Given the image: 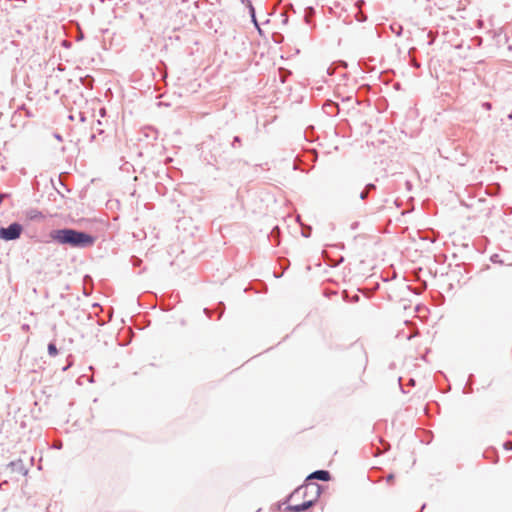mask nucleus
Instances as JSON below:
<instances>
[{
  "mask_svg": "<svg viewBox=\"0 0 512 512\" xmlns=\"http://www.w3.org/2000/svg\"><path fill=\"white\" fill-rule=\"evenodd\" d=\"M50 238L58 244L68 245L74 248L90 247L95 243V238L85 232L73 229H57L50 232Z\"/></svg>",
  "mask_w": 512,
  "mask_h": 512,
  "instance_id": "nucleus-1",
  "label": "nucleus"
},
{
  "mask_svg": "<svg viewBox=\"0 0 512 512\" xmlns=\"http://www.w3.org/2000/svg\"><path fill=\"white\" fill-rule=\"evenodd\" d=\"M319 494L320 489L317 484L306 483L291 494L290 509L295 512H300L309 508L317 500Z\"/></svg>",
  "mask_w": 512,
  "mask_h": 512,
  "instance_id": "nucleus-2",
  "label": "nucleus"
},
{
  "mask_svg": "<svg viewBox=\"0 0 512 512\" xmlns=\"http://www.w3.org/2000/svg\"><path fill=\"white\" fill-rule=\"evenodd\" d=\"M23 232V227L19 223H12L8 227L0 228V239L11 241L18 239Z\"/></svg>",
  "mask_w": 512,
  "mask_h": 512,
  "instance_id": "nucleus-3",
  "label": "nucleus"
},
{
  "mask_svg": "<svg viewBox=\"0 0 512 512\" xmlns=\"http://www.w3.org/2000/svg\"><path fill=\"white\" fill-rule=\"evenodd\" d=\"M309 478H316L319 480L327 481L330 479V474L328 471L320 470L311 474Z\"/></svg>",
  "mask_w": 512,
  "mask_h": 512,
  "instance_id": "nucleus-4",
  "label": "nucleus"
},
{
  "mask_svg": "<svg viewBox=\"0 0 512 512\" xmlns=\"http://www.w3.org/2000/svg\"><path fill=\"white\" fill-rule=\"evenodd\" d=\"M48 352H49V354H50L51 356H53V357H54V356H56V355L58 354V350H57V348H56L55 344L50 343V344L48 345Z\"/></svg>",
  "mask_w": 512,
  "mask_h": 512,
  "instance_id": "nucleus-5",
  "label": "nucleus"
},
{
  "mask_svg": "<svg viewBox=\"0 0 512 512\" xmlns=\"http://www.w3.org/2000/svg\"><path fill=\"white\" fill-rule=\"evenodd\" d=\"M6 196H7L6 194H0V204L2 203V201L4 200V198Z\"/></svg>",
  "mask_w": 512,
  "mask_h": 512,
  "instance_id": "nucleus-6",
  "label": "nucleus"
},
{
  "mask_svg": "<svg viewBox=\"0 0 512 512\" xmlns=\"http://www.w3.org/2000/svg\"><path fill=\"white\" fill-rule=\"evenodd\" d=\"M486 108L490 109L491 105L489 103H487L486 105Z\"/></svg>",
  "mask_w": 512,
  "mask_h": 512,
  "instance_id": "nucleus-7",
  "label": "nucleus"
},
{
  "mask_svg": "<svg viewBox=\"0 0 512 512\" xmlns=\"http://www.w3.org/2000/svg\"><path fill=\"white\" fill-rule=\"evenodd\" d=\"M361 197H362V199H364V198L366 197V193H363V194L361 195Z\"/></svg>",
  "mask_w": 512,
  "mask_h": 512,
  "instance_id": "nucleus-8",
  "label": "nucleus"
}]
</instances>
